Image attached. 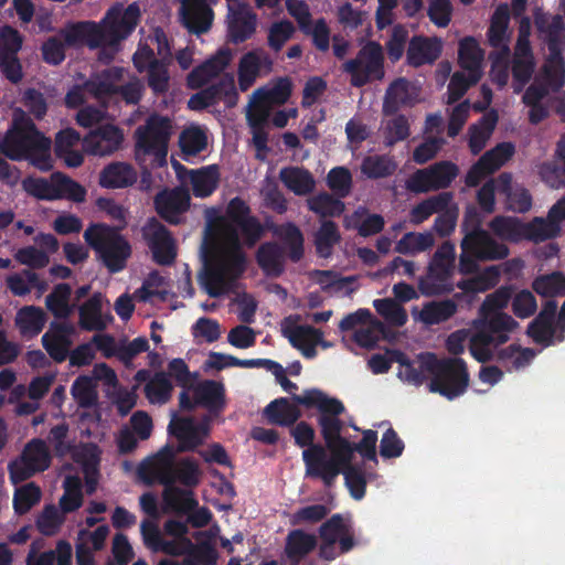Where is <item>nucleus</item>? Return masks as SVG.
Masks as SVG:
<instances>
[{"label": "nucleus", "instance_id": "aec40b11", "mask_svg": "<svg viewBox=\"0 0 565 565\" xmlns=\"http://www.w3.org/2000/svg\"><path fill=\"white\" fill-rule=\"evenodd\" d=\"M557 302L548 299L542 306L539 315L529 323L526 334L532 340L543 347H550L554 343V337L561 326L557 324Z\"/></svg>", "mask_w": 565, "mask_h": 565}, {"label": "nucleus", "instance_id": "f257e3e1", "mask_svg": "<svg viewBox=\"0 0 565 565\" xmlns=\"http://www.w3.org/2000/svg\"><path fill=\"white\" fill-rule=\"evenodd\" d=\"M222 241L204 255L200 282L212 298L228 292L247 269V247H254L265 233L260 221L252 215L249 205L239 196L233 198L221 218Z\"/></svg>", "mask_w": 565, "mask_h": 565}, {"label": "nucleus", "instance_id": "4be33fe9", "mask_svg": "<svg viewBox=\"0 0 565 565\" xmlns=\"http://www.w3.org/2000/svg\"><path fill=\"white\" fill-rule=\"evenodd\" d=\"M66 46L75 47L86 44L90 49L102 46L100 25L94 21L68 22L58 31Z\"/></svg>", "mask_w": 565, "mask_h": 565}, {"label": "nucleus", "instance_id": "2eb2a0df", "mask_svg": "<svg viewBox=\"0 0 565 565\" xmlns=\"http://www.w3.org/2000/svg\"><path fill=\"white\" fill-rule=\"evenodd\" d=\"M76 333V328L72 322L53 320L43 333L41 343L55 363H63L70 355Z\"/></svg>", "mask_w": 565, "mask_h": 565}, {"label": "nucleus", "instance_id": "4468645a", "mask_svg": "<svg viewBox=\"0 0 565 565\" xmlns=\"http://www.w3.org/2000/svg\"><path fill=\"white\" fill-rule=\"evenodd\" d=\"M565 220V195L547 212L546 217L535 216L525 223L524 241L541 243L561 235V224Z\"/></svg>", "mask_w": 565, "mask_h": 565}, {"label": "nucleus", "instance_id": "864d4df0", "mask_svg": "<svg viewBox=\"0 0 565 565\" xmlns=\"http://www.w3.org/2000/svg\"><path fill=\"white\" fill-rule=\"evenodd\" d=\"M173 385L164 372H157L145 385L146 397L152 404H166L170 401Z\"/></svg>", "mask_w": 565, "mask_h": 565}, {"label": "nucleus", "instance_id": "4d7b16f0", "mask_svg": "<svg viewBox=\"0 0 565 565\" xmlns=\"http://www.w3.org/2000/svg\"><path fill=\"white\" fill-rule=\"evenodd\" d=\"M64 493L58 504L61 511L72 513L78 510L83 504L82 482L78 477L67 476L63 482Z\"/></svg>", "mask_w": 565, "mask_h": 565}, {"label": "nucleus", "instance_id": "de8ad7c7", "mask_svg": "<svg viewBox=\"0 0 565 565\" xmlns=\"http://www.w3.org/2000/svg\"><path fill=\"white\" fill-rule=\"evenodd\" d=\"M342 198L333 196L328 192H320L308 199V209L320 217H338L344 210L345 205Z\"/></svg>", "mask_w": 565, "mask_h": 565}, {"label": "nucleus", "instance_id": "c756f323", "mask_svg": "<svg viewBox=\"0 0 565 565\" xmlns=\"http://www.w3.org/2000/svg\"><path fill=\"white\" fill-rule=\"evenodd\" d=\"M137 178V171L130 163L115 161L100 171L99 185L105 189H125L134 185Z\"/></svg>", "mask_w": 565, "mask_h": 565}, {"label": "nucleus", "instance_id": "a19ab883", "mask_svg": "<svg viewBox=\"0 0 565 565\" xmlns=\"http://www.w3.org/2000/svg\"><path fill=\"white\" fill-rule=\"evenodd\" d=\"M454 200L452 192H440L429 196L411 210V221L414 224H420L429 218L434 213L444 211Z\"/></svg>", "mask_w": 565, "mask_h": 565}, {"label": "nucleus", "instance_id": "09e8293b", "mask_svg": "<svg viewBox=\"0 0 565 565\" xmlns=\"http://www.w3.org/2000/svg\"><path fill=\"white\" fill-rule=\"evenodd\" d=\"M341 241L338 225L330 220L322 221L315 234V247L320 257L328 258L332 254L333 246Z\"/></svg>", "mask_w": 565, "mask_h": 565}, {"label": "nucleus", "instance_id": "ea45409f", "mask_svg": "<svg viewBox=\"0 0 565 565\" xmlns=\"http://www.w3.org/2000/svg\"><path fill=\"white\" fill-rule=\"evenodd\" d=\"M489 228L502 241L510 243L524 241L525 223L518 217L497 215L489 222Z\"/></svg>", "mask_w": 565, "mask_h": 565}, {"label": "nucleus", "instance_id": "052dcab7", "mask_svg": "<svg viewBox=\"0 0 565 565\" xmlns=\"http://www.w3.org/2000/svg\"><path fill=\"white\" fill-rule=\"evenodd\" d=\"M397 166L386 156H369L361 164V171L370 179H382L392 175Z\"/></svg>", "mask_w": 565, "mask_h": 565}, {"label": "nucleus", "instance_id": "7ed1b4c3", "mask_svg": "<svg viewBox=\"0 0 565 565\" xmlns=\"http://www.w3.org/2000/svg\"><path fill=\"white\" fill-rule=\"evenodd\" d=\"M292 401L305 407H316L319 412L318 425L324 440L329 458H335L339 451L349 452V440L341 435L344 423L340 419L345 411L343 403L329 397L318 388L306 390L302 395L292 394Z\"/></svg>", "mask_w": 565, "mask_h": 565}, {"label": "nucleus", "instance_id": "e433bc0d", "mask_svg": "<svg viewBox=\"0 0 565 565\" xmlns=\"http://www.w3.org/2000/svg\"><path fill=\"white\" fill-rule=\"evenodd\" d=\"M282 184L296 195H308L316 186L311 172L300 167H286L279 172Z\"/></svg>", "mask_w": 565, "mask_h": 565}, {"label": "nucleus", "instance_id": "2f4dec72", "mask_svg": "<svg viewBox=\"0 0 565 565\" xmlns=\"http://www.w3.org/2000/svg\"><path fill=\"white\" fill-rule=\"evenodd\" d=\"M451 274L447 269L429 264L427 274L418 280V290L426 297L450 294L454 290L450 282Z\"/></svg>", "mask_w": 565, "mask_h": 565}, {"label": "nucleus", "instance_id": "bf43d9fd", "mask_svg": "<svg viewBox=\"0 0 565 565\" xmlns=\"http://www.w3.org/2000/svg\"><path fill=\"white\" fill-rule=\"evenodd\" d=\"M498 347L494 339L480 329L472 334L469 341L470 354L480 363L492 361L494 359L493 350Z\"/></svg>", "mask_w": 565, "mask_h": 565}, {"label": "nucleus", "instance_id": "4c0bfd02", "mask_svg": "<svg viewBox=\"0 0 565 565\" xmlns=\"http://www.w3.org/2000/svg\"><path fill=\"white\" fill-rule=\"evenodd\" d=\"M482 316L483 320L479 329L490 334L499 345L509 340V332L518 326V322L504 312H490Z\"/></svg>", "mask_w": 565, "mask_h": 565}, {"label": "nucleus", "instance_id": "412c9836", "mask_svg": "<svg viewBox=\"0 0 565 565\" xmlns=\"http://www.w3.org/2000/svg\"><path fill=\"white\" fill-rule=\"evenodd\" d=\"M180 15L182 24L195 35L206 33L214 19V12L206 0H182Z\"/></svg>", "mask_w": 565, "mask_h": 565}, {"label": "nucleus", "instance_id": "a878e982", "mask_svg": "<svg viewBox=\"0 0 565 565\" xmlns=\"http://www.w3.org/2000/svg\"><path fill=\"white\" fill-rule=\"evenodd\" d=\"M441 41L437 38L413 36L407 49V63L419 67L433 64L441 54Z\"/></svg>", "mask_w": 565, "mask_h": 565}, {"label": "nucleus", "instance_id": "7c9ffc66", "mask_svg": "<svg viewBox=\"0 0 565 565\" xmlns=\"http://www.w3.org/2000/svg\"><path fill=\"white\" fill-rule=\"evenodd\" d=\"M190 198L181 191L159 193L154 199L157 213L171 224L179 223V216L189 207Z\"/></svg>", "mask_w": 565, "mask_h": 565}, {"label": "nucleus", "instance_id": "ddd939ff", "mask_svg": "<svg viewBox=\"0 0 565 565\" xmlns=\"http://www.w3.org/2000/svg\"><path fill=\"white\" fill-rule=\"evenodd\" d=\"M295 438V444L301 448L307 447L302 451V460L306 467V476L313 478L315 475H321V467L329 459V452L321 444H315V429L307 422H300L290 430Z\"/></svg>", "mask_w": 565, "mask_h": 565}, {"label": "nucleus", "instance_id": "0eeeda50", "mask_svg": "<svg viewBox=\"0 0 565 565\" xmlns=\"http://www.w3.org/2000/svg\"><path fill=\"white\" fill-rule=\"evenodd\" d=\"M136 157L153 156L158 166L167 163L171 121L168 117L151 115L136 129Z\"/></svg>", "mask_w": 565, "mask_h": 565}, {"label": "nucleus", "instance_id": "69168bd1", "mask_svg": "<svg viewBox=\"0 0 565 565\" xmlns=\"http://www.w3.org/2000/svg\"><path fill=\"white\" fill-rule=\"evenodd\" d=\"M72 395L79 407L90 408L97 404L98 395L88 376H78L71 388Z\"/></svg>", "mask_w": 565, "mask_h": 565}, {"label": "nucleus", "instance_id": "a211bd4d", "mask_svg": "<svg viewBox=\"0 0 565 565\" xmlns=\"http://www.w3.org/2000/svg\"><path fill=\"white\" fill-rule=\"evenodd\" d=\"M546 43L548 55L543 64L542 75L547 87L557 92L565 84V60L558 32L551 29Z\"/></svg>", "mask_w": 565, "mask_h": 565}, {"label": "nucleus", "instance_id": "58836bf2", "mask_svg": "<svg viewBox=\"0 0 565 565\" xmlns=\"http://www.w3.org/2000/svg\"><path fill=\"white\" fill-rule=\"evenodd\" d=\"M193 388L198 405L211 412L221 411L225 405L224 385L213 380H205Z\"/></svg>", "mask_w": 565, "mask_h": 565}, {"label": "nucleus", "instance_id": "c03bdc74", "mask_svg": "<svg viewBox=\"0 0 565 565\" xmlns=\"http://www.w3.org/2000/svg\"><path fill=\"white\" fill-rule=\"evenodd\" d=\"M457 310L458 306L454 299L430 301L423 306L419 312V319L427 326L439 324L455 316Z\"/></svg>", "mask_w": 565, "mask_h": 565}, {"label": "nucleus", "instance_id": "1a4fd4ad", "mask_svg": "<svg viewBox=\"0 0 565 565\" xmlns=\"http://www.w3.org/2000/svg\"><path fill=\"white\" fill-rule=\"evenodd\" d=\"M51 465V455L43 439L33 438L21 454L20 461L9 465V475L13 483L28 480L36 472L46 470Z\"/></svg>", "mask_w": 565, "mask_h": 565}, {"label": "nucleus", "instance_id": "5fc2aeb1", "mask_svg": "<svg viewBox=\"0 0 565 565\" xmlns=\"http://www.w3.org/2000/svg\"><path fill=\"white\" fill-rule=\"evenodd\" d=\"M515 148L511 142L498 143L494 148L486 151L477 161L489 174L499 170L513 154Z\"/></svg>", "mask_w": 565, "mask_h": 565}, {"label": "nucleus", "instance_id": "6e6d98bb", "mask_svg": "<svg viewBox=\"0 0 565 565\" xmlns=\"http://www.w3.org/2000/svg\"><path fill=\"white\" fill-rule=\"evenodd\" d=\"M510 14L507 6H499L490 21L487 31L490 46L498 47L503 42H508L507 31L509 26Z\"/></svg>", "mask_w": 565, "mask_h": 565}, {"label": "nucleus", "instance_id": "b1692460", "mask_svg": "<svg viewBox=\"0 0 565 565\" xmlns=\"http://www.w3.org/2000/svg\"><path fill=\"white\" fill-rule=\"evenodd\" d=\"M232 58L233 53L231 49H220L213 56L190 72L188 75L189 87L193 89L201 88L211 78L221 74L230 65Z\"/></svg>", "mask_w": 565, "mask_h": 565}, {"label": "nucleus", "instance_id": "680f3d73", "mask_svg": "<svg viewBox=\"0 0 565 565\" xmlns=\"http://www.w3.org/2000/svg\"><path fill=\"white\" fill-rule=\"evenodd\" d=\"M480 74L468 72V75H466L463 72H455L447 87V103L454 104L458 102L472 85H476L480 81Z\"/></svg>", "mask_w": 565, "mask_h": 565}, {"label": "nucleus", "instance_id": "bb28decb", "mask_svg": "<svg viewBox=\"0 0 565 565\" xmlns=\"http://www.w3.org/2000/svg\"><path fill=\"white\" fill-rule=\"evenodd\" d=\"M168 430L179 440L177 448H174L177 452L193 451L203 443L201 428L191 417L172 419Z\"/></svg>", "mask_w": 565, "mask_h": 565}, {"label": "nucleus", "instance_id": "9d476101", "mask_svg": "<svg viewBox=\"0 0 565 565\" xmlns=\"http://www.w3.org/2000/svg\"><path fill=\"white\" fill-rule=\"evenodd\" d=\"M320 470L321 475H315L313 478L321 479L326 487H332L337 477L342 473L351 497L355 500L364 498L366 478L361 465H355L352 461L350 463H342V461L335 457L329 458Z\"/></svg>", "mask_w": 565, "mask_h": 565}, {"label": "nucleus", "instance_id": "72a5a7b5", "mask_svg": "<svg viewBox=\"0 0 565 565\" xmlns=\"http://www.w3.org/2000/svg\"><path fill=\"white\" fill-rule=\"evenodd\" d=\"M79 327L85 331H103L107 321L103 317V295L95 292L78 308Z\"/></svg>", "mask_w": 565, "mask_h": 565}, {"label": "nucleus", "instance_id": "37998d69", "mask_svg": "<svg viewBox=\"0 0 565 565\" xmlns=\"http://www.w3.org/2000/svg\"><path fill=\"white\" fill-rule=\"evenodd\" d=\"M483 51L478 41L472 36H466L459 42L458 63L467 72L480 74L482 76L481 64Z\"/></svg>", "mask_w": 565, "mask_h": 565}, {"label": "nucleus", "instance_id": "603ef678", "mask_svg": "<svg viewBox=\"0 0 565 565\" xmlns=\"http://www.w3.org/2000/svg\"><path fill=\"white\" fill-rule=\"evenodd\" d=\"M435 244L431 233L408 232L395 245V252L403 255H415L420 252L428 250Z\"/></svg>", "mask_w": 565, "mask_h": 565}, {"label": "nucleus", "instance_id": "e2e57ef3", "mask_svg": "<svg viewBox=\"0 0 565 565\" xmlns=\"http://www.w3.org/2000/svg\"><path fill=\"white\" fill-rule=\"evenodd\" d=\"M296 28L289 20H280L273 22L268 29L267 45L268 47L278 53L285 44L294 36Z\"/></svg>", "mask_w": 565, "mask_h": 565}, {"label": "nucleus", "instance_id": "8fccbe9b", "mask_svg": "<svg viewBox=\"0 0 565 565\" xmlns=\"http://www.w3.org/2000/svg\"><path fill=\"white\" fill-rule=\"evenodd\" d=\"M533 290L542 297L551 298L565 296V274L553 271L540 275L532 282Z\"/></svg>", "mask_w": 565, "mask_h": 565}, {"label": "nucleus", "instance_id": "9b49d317", "mask_svg": "<svg viewBox=\"0 0 565 565\" xmlns=\"http://www.w3.org/2000/svg\"><path fill=\"white\" fill-rule=\"evenodd\" d=\"M140 18V9L137 3L129 4L125 10L110 8L100 25L102 46L117 44L128 38L136 29Z\"/></svg>", "mask_w": 565, "mask_h": 565}, {"label": "nucleus", "instance_id": "0e129e2a", "mask_svg": "<svg viewBox=\"0 0 565 565\" xmlns=\"http://www.w3.org/2000/svg\"><path fill=\"white\" fill-rule=\"evenodd\" d=\"M373 306L377 313L391 326L402 327L407 322L406 310L391 298L376 299Z\"/></svg>", "mask_w": 565, "mask_h": 565}, {"label": "nucleus", "instance_id": "338daca9", "mask_svg": "<svg viewBox=\"0 0 565 565\" xmlns=\"http://www.w3.org/2000/svg\"><path fill=\"white\" fill-rule=\"evenodd\" d=\"M292 83L288 77H280L271 88H258L254 96H259L269 105H284L290 97Z\"/></svg>", "mask_w": 565, "mask_h": 565}, {"label": "nucleus", "instance_id": "f03ea898", "mask_svg": "<svg viewBox=\"0 0 565 565\" xmlns=\"http://www.w3.org/2000/svg\"><path fill=\"white\" fill-rule=\"evenodd\" d=\"M51 139L46 138L30 118L14 119L0 139V152L7 158L28 160L32 166L49 171L52 169Z\"/></svg>", "mask_w": 565, "mask_h": 565}, {"label": "nucleus", "instance_id": "49530a36", "mask_svg": "<svg viewBox=\"0 0 565 565\" xmlns=\"http://www.w3.org/2000/svg\"><path fill=\"white\" fill-rule=\"evenodd\" d=\"M409 100V82L404 77H399L393 81L386 89L383 113L387 116L395 115Z\"/></svg>", "mask_w": 565, "mask_h": 565}, {"label": "nucleus", "instance_id": "f704fd0d", "mask_svg": "<svg viewBox=\"0 0 565 565\" xmlns=\"http://www.w3.org/2000/svg\"><path fill=\"white\" fill-rule=\"evenodd\" d=\"M264 415L269 424L290 427L300 418L301 412L287 397H279L265 407Z\"/></svg>", "mask_w": 565, "mask_h": 565}, {"label": "nucleus", "instance_id": "3c124183", "mask_svg": "<svg viewBox=\"0 0 565 565\" xmlns=\"http://www.w3.org/2000/svg\"><path fill=\"white\" fill-rule=\"evenodd\" d=\"M317 545V539L302 530H294L288 534L286 543V554L290 559L299 561Z\"/></svg>", "mask_w": 565, "mask_h": 565}, {"label": "nucleus", "instance_id": "c9c22d12", "mask_svg": "<svg viewBox=\"0 0 565 565\" xmlns=\"http://www.w3.org/2000/svg\"><path fill=\"white\" fill-rule=\"evenodd\" d=\"M72 288L66 282L54 286L45 297V307L57 321H67L74 311L75 305L70 303Z\"/></svg>", "mask_w": 565, "mask_h": 565}, {"label": "nucleus", "instance_id": "dca6fc26", "mask_svg": "<svg viewBox=\"0 0 565 565\" xmlns=\"http://www.w3.org/2000/svg\"><path fill=\"white\" fill-rule=\"evenodd\" d=\"M143 236L152 253L154 263L161 266L173 264L177 257L175 244L171 233L163 224L156 218H151L143 232Z\"/></svg>", "mask_w": 565, "mask_h": 565}, {"label": "nucleus", "instance_id": "423d86ee", "mask_svg": "<svg viewBox=\"0 0 565 565\" xmlns=\"http://www.w3.org/2000/svg\"><path fill=\"white\" fill-rule=\"evenodd\" d=\"M154 467H151V476L145 473L139 476L147 486L158 482L164 486L162 491V500L166 508L170 511L181 514H188L198 508V501L194 499L193 491L177 487L175 478L172 475L171 454H161Z\"/></svg>", "mask_w": 565, "mask_h": 565}, {"label": "nucleus", "instance_id": "393cba45", "mask_svg": "<svg viewBox=\"0 0 565 565\" xmlns=\"http://www.w3.org/2000/svg\"><path fill=\"white\" fill-rule=\"evenodd\" d=\"M125 70L113 66L92 76L84 83L85 90L98 102L117 95V84L124 78Z\"/></svg>", "mask_w": 565, "mask_h": 565}, {"label": "nucleus", "instance_id": "13d9d810", "mask_svg": "<svg viewBox=\"0 0 565 565\" xmlns=\"http://www.w3.org/2000/svg\"><path fill=\"white\" fill-rule=\"evenodd\" d=\"M52 180L55 181L54 193H56V200L67 199L76 203L85 201L86 190L78 182L61 172H54Z\"/></svg>", "mask_w": 565, "mask_h": 565}, {"label": "nucleus", "instance_id": "79ce46f5", "mask_svg": "<svg viewBox=\"0 0 565 565\" xmlns=\"http://www.w3.org/2000/svg\"><path fill=\"white\" fill-rule=\"evenodd\" d=\"M220 171L216 164L191 171V186L196 198L210 196L218 186Z\"/></svg>", "mask_w": 565, "mask_h": 565}, {"label": "nucleus", "instance_id": "cd10ccee", "mask_svg": "<svg viewBox=\"0 0 565 565\" xmlns=\"http://www.w3.org/2000/svg\"><path fill=\"white\" fill-rule=\"evenodd\" d=\"M46 322V312L34 305L21 307L14 317V326L24 339L38 337L43 331Z\"/></svg>", "mask_w": 565, "mask_h": 565}, {"label": "nucleus", "instance_id": "f3484780", "mask_svg": "<svg viewBox=\"0 0 565 565\" xmlns=\"http://www.w3.org/2000/svg\"><path fill=\"white\" fill-rule=\"evenodd\" d=\"M122 142V130L113 124H104L84 137L83 148L89 154L104 157L118 151Z\"/></svg>", "mask_w": 565, "mask_h": 565}, {"label": "nucleus", "instance_id": "a18cd8bd", "mask_svg": "<svg viewBox=\"0 0 565 565\" xmlns=\"http://www.w3.org/2000/svg\"><path fill=\"white\" fill-rule=\"evenodd\" d=\"M376 441L377 431L366 429L363 431V437L359 443H351L349 440V452L339 451L337 457L342 463H350L353 460L354 452H359L365 460L377 462Z\"/></svg>", "mask_w": 565, "mask_h": 565}, {"label": "nucleus", "instance_id": "473e14b6", "mask_svg": "<svg viewBox=\"0 0 565 565\" xmlns=\"http://www.w3.org/2000/svg\"><path fill=\"white\" fill-rule=\"evenodd\" d=\"M256 262L268 277H279L285 270L284 250L275 242H266L258 247Z\"/></svg>", "mask_w": 565, "mask_h": 565}, {"label": "nucleus", "instance_id": "f8f14e48", "mask_svg": "<svg viewBox=\"0 0 565 565\" xmlns=\"http://www.w3.org/2000/svg\"><path fill=\"white\" fill-rule=\"evenodd\" d=\"M161 454H171L172 475L175 481H179L185 488L190 490L200 483L201 471L198 462L192 458H183L175 463L177 451L173 446L166 445L156 455L145 459L138 467V476L145 473L151 476V467L158 462V459L162 456Z\"/></svg>", "mask_w": 565, "mask_h": 565}, {"label": "nucleus", "instance_id": "6e6552de", "mask_svg": "<svg viewBox=\"0 0 565 565\" xmlns=\"http://www.w3.org/2000/svg\"><path fill=\"white\" fill-rule=\"evenodd\" d=\"M343 72L351 76L353 87H363L372 81H381L385 75L384 54L380 43L370 41L363 45L354 58L347 61Z\"/></svg>", "mask_w": 565, "mask_h": 565}, {"label": "nucleus", "instance_id": "20e7f679", "mask_svg": "<svg viewBox=\"0 0 565 565\" xmlns=\"http://www.w3.org/2000/svg\"><path fill=\"white\" fill-rule=\"evenodd\" d=\"M424 367L430 376L428 390L431 393L452 401L466 393L469 386V372L466 362L460 358H438L427 352Z\"/></svg>", "mask_w": 565, "mask_h": 565}, {"label": "nucleus", "instance_id": "5701e85b", "mask_svg": "<svg viewBox=\"0 0 565 565\" xmlns=\"http://www.w3.org/2000/svg\"><path fill=\"white\" fill-rule=\"evenodd\" d=\"M274 61L263 49L252 50L245 53L238 63V85L245 92L256 81L262 70L266 73L273 71Z\"/></svg>", "mask_w": 565, "mask_h": 565}, {"label": "nucleus", "instance_id": "774afa93", "mask_svg": "<svg viewBox=\"0 0 565 565\" xmlns=\"http://www.w3.org/2000/svg\"><path fill=\"white\" fill-rule=\"evenodd\" d=\"M41 500L40 488L30 482L15 490L13 495V509L18 515L28 513Z\"/></svg>", "mask_w": 565, "mask_h": 565}, {"label": "nucleus", "instance_id": "c85d7f7f", "mask_svg": "<svg viewBox=\"0 0 565 565\" xmlns=\"http://www.w3.org/2000/svg\"><path fill=\"white\" fill-rule=\"evenodd\" d=\"M257 28V15L250 10L233 11L228 15L226 38L227 42L241 44L249 40Z\"/></svg>", "mask_w": 565, "mask_h": 565}, {"label": "nucleus", "instance_id": "39448f33", "mask_svg": "<svg viewBox=\"0 0 565 565\" xmlns=\"http://www.w3.org/2000/svg\"><path fill=\"white\" fill-rule=\"evenodd\" d=\"M84 239L109 273L125 269L131 256V245L119 228L104 223L90 224L84 232Z\"/></svg>", "mask_w": 565, "mask_h": 565}, {"label": "nucleus", "instance_id": "6ab92c4d", "mask_svg": "<svg viewBox=\"0 0 565 565\" xmlns=\"http://www.w3.org/2000/svg\"><path fill=\"white\" fill-rule=\"evenodd\" d=\"M462 250H470L480 260H500L508 257L509 247L495 241L486 230L466 233L461 239Z\"/></svg>", "mask_w": 565, "mask_h": 565}]
</instances>
